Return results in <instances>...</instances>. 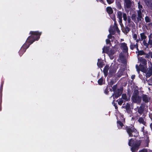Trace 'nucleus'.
I'll use <instances>...</instances> for the list:
<instances>
[{
  "label": "nucleus",
  "mask_w": 152,
  "mask_h": 152,
  "mask_svg": "<svg viewBox=\"0 0 152 152\" xmlns=\"http://www.w3.org/2000/svg\"><path fill=\"white\" fill-rule=\"evenodd\" d=\"M140 36L141 40H145L146 38V36L144 33H141L140 34Z\"/></svg>",
  "instance_id": "2f4dec72"
},
{
  "label": "nucleus",
  "mask_w": 152,
  "mask_h": 152,
  "mask_svg": "<svg viewBox=\"0 0 152 152\" xmlns=\"http://www.w3.org/2000/svg\"><path fill=\"white\" fill-rule=\"evenodd\" d=\"M143 44L144 46L146 47V48H148L149 45V44H148V43H147L145 40H143Z\"/></svg>",
  "instance_id": "e433bc0d"
},
{
  "label": "nucleus",
  "mask_w": 152,
  "mask_h": 152,
  "mask_svg": "<svg viewBox=\"0 0 152 152\" xmlns=\"http://www.w3.org/2000/svg\"><path fill=\"white\" fill-rule=\"evenodd\" d=\"M110 88L111 87H110L109 85H107L106 86L105 89L104 90V93L107 95L109 93L108 90L109 89L110 90V91L112 92V89H111Z\"/></svg>",
  "instance_id": "4be33fe9"
},
{
  "label": "nucleus",
  "mask_w": 152,
  "mask_h": 152,
  "mask_svg": "<svg viewBox=\"0 0 152 152\" xmlns=\"http://www.w3.org/2000/svg\"><path fill=\"white\" fill-rule=\"evenodd\" d=\"M120 60H121V62L122 63H125V62H126V59L124 58V56H122L121 57L120 56Z\"/></svg>",
  "instance_id": "a19ab883"
},
{
  "label": "nucleus",
  "mask_w": 152,
  "mask_h": 152,
  "mask_svg": "<svg viewBox=\"0 0 152 152\" xmlns=\"http://www.w3.org/2000/svg\"><path fill=\"white\" fill-rule=\"evenodd\" d=\"M130 47V49L132 50H133L134 48H135V45L132 44V43H131Z\"/></svg>",
  "instance_id": "49530a36"
},
{
  "label": "nucleus",
  "mask_w": 152,
  "mask_h": 152,
  "mask_svg": "<svg viewBox=\"0 0 152 152\" xmlns=\"http://www.w3.org/2000/svg\"><path fill=\"white\" fill-rule=\"evenodd\" d=\"M138 152H148V150L146 148H143L140 150Z\"/></svg>",
  "instance_id": "09e8293b"
},
{
  "label": "nucleus",
  "mask_w": 152,
  "mask_h": 152,
  "mask_svg": "<svg viewBox=\"0 0 152 152\" xmlns=\"http://www.w3.org/2000/svg\"><path fill=\"white\" fill-rule=\"evenodd\" d=\"M138 122L140 124H142L145 125L146 122L144 121V119L142 117L140 118L138 120Z\"/></svg>",
  "instance_id": "cd10ccee"
},
{
  "label": "nucleus",
  "mask_w": 152,
  "mask_h": 152,
  "mask_svg": "<svg viewBox=\"0 0 152 152\" xmlns=\"http://www.w3.org/2000/svg\"><path fill=\"white\" fill-rule=\"evenodd\" d=\"M137 15L135 14H133L131 16L132 20L135 22L136 21Z\"/></svg>",
  "instance_id": "f704fd0d"
},
{
  "label": "nucleus",
  "mask_w": 152,
  "mask_h": 152,
  "mask_svg": "<svg viewBox=\"0 0 152 152\" xmlns=\"http://www.w3.org/2000/svg\"><path fill=\"white\" fill-rule=\"evenodd\" d=\"M132 21H131L130 18H129L128 19V23L131 22Z\"/></svg>",
  "instance_id": "bf43d9fd"
},
{
  "label": "nucleus",
  "mask_w": 152,
  "mask_h": 152,
  "mask_svg": "<svg viewBox=\"0 0 152 152\" xmlns=\"http://www.w3.org/2000/svg\"><path fill=\"white\" fill-rule=\"evenodd\" d=\"M114 0H106V1L108 4H110L113 3Z\"/></svg>",
  "instance_id": "a18cd8bd"
},
{
  "label": "nucleus",
  "mask_w": 152,
  "mask_h": 152,
  "mask_svg": "<svg viewBox=\"0 0 152 152\" xmlns=\"http://www.w3.org/2000/svg\"><path fill=\"white\" fill-rule=\"evenodd\" d=\"M136 40V42H137V43L139 41V39H136V40Z\"/></svg>",
  "instance_id": "e2e57ef3"
},
{
  "label": "nucleus",
  "mask_w": 152,
  "mask_h": 152,
  "mask_svg": "<svg viewBox=\"0 0 152 152\" xmlns=\"http://www.w3.org/2000/svg\"><path fill=\"white\" fill-rule=\"evenodd\" d=\"M152 34H150L148 36L149 38L148 43L150 45H151V47L152 46Z\"/></svg>",
  "instance_id": "a878e982"
},
{
  "label": "nucleus",
  "mask_w": 152,
  "mask_h": 152,
  "mask_svg": "<svg viewBox=\"0 0 152 152\" xmlns=\"http://www.w3.org/2000/svg\"><path fill=\"white\" fill-rule=\"evenodd\" d=\"M115 14H112L111 15H110V17L113 20V21H115L116 20V17H115Z\"/></svg>",
  "instance_id": "c9c22d12"
},
{
  "label": "nucleus",
  "mask_w": 152,
  "mask_h": 152,
  "mask_svg": "<svg viewBox=\"0 0 152 152\" xmlns=\"http://www.w3.org/2000/svg\"><path fill=\"white\" fill-rule=\"evenodd\" d=\"M131 95L130 94L129 97L127 98L126 95V94H123L122 95V98L125 101H128L130 99Z\"/></svg>",
  "instance_id": "b1692460"
},
{
  "label": "nucleus",
  "mask_w": 152,
  "mask_h": 152,
  "mask_svg": "<svg viewBox=\"0 0 152 152\" xmlns=\"http://www.w3.org/2000/svg\"><path fill=\"white\" fill-rule=\"evenodd\" d=\"M116 7L119 10H121L122 8L121 2L119 1L116 2Z\"/></svg>",
  "instance_id": "c85d7f7f"
},
{
  "label": "nucleus",
  "mask_w": 152,
  "mask_h": 152,
  "mask_svg": "<svg viewBox=\"0 0 152 152\" xmlns=\"http://www.w3.org/2000/svg\"><path fill=\"white\" fill-rule=\"evenodd\" d=\"M123 108H125L126 110V111L128 114H129L131 112V108L130 104L129 103H126L125 106H123Z\"/></svg>",
  "instance_id": "4468645a"
},
{
  "label": "nucleus",
  "mask_w": 152,
  "mask_h": 152,
  "mask_svg": "<svg viewBox=\"0 0 152 152\" xmlns=\"http://www.w3.org/2000/svg\"><path fill=\"white\" fill-rule=\"evenodd\" d=\"M117 126L119 128V126H120L121 128L122 127L124 126V124L120 121H118L117 122Z\"/></svg>",
  "instance_id": "c756f323"
},
{
  "label": "nucleus",
  "mask_w": 152,
  "mask_h": 152,
  "mask_svg": "<svg viewBox=\"0 0 152 152\" xmlns=\"http://www.w3.org/2000/svg\"><path fill=\"white\" fill-rule=\"evenodd\" d=\"M117 80L116 79L113 78L111 80L110 82L108 83V85H109L110 87H112L113 85L115 83Z\"/></svg>",
  "instance_id": "393cba45"
},
{
  "label": "nucleus",
  "mask_w": 152,
  "mask_h": 152,
  "mask_svg": "<svg viewBox=\"0 0 152 152\" xmlns=\"http://www.w3.org/2000/svg\"><path fill=\"white\" fill-rule=\"evenodd\" d=\"M110 32L111 33L112 35H114L115 33V31H113V29H111L110 31Z\"/></svg>",
  "instance_id": "603ef678"
},
{
  "label": "nucleus",
  "mask_w": 152,
  "mask_h": 152,
  "mask_svg": "<svg viewBox=\"0 0 152 152\" xmlns=\"http://www.w3.org/2000/svg\"><path fill=\"white\" fill-rule=\"evenodd\" d=\"M149 54H150V57L152 58V52H149Z\"/></svg>",
  "instance_id": "13d9d810"
},
{
  "label": "nucleus",
  "mask_w": 152,
  "mask_h": 152,
  "mask_svg": "<svg viewBox=\"0 0 152 152\" xmlns=\"http://www.w3.org/2000/svg\"><path fill=\"white\" fill-rule=\"evenodd\" d=\"M137 49V50H138V51L139 50V49H138V48H136Z\"/></svg>",
  "instance_id": "774afa93"
},
{
  "label": "nucleus",
  "mask_w": 152,
  "mask_h": 152,
  "mask_svg": "<svg viewBox=\"0 0 152 152\" xmlns=\"http://www.w3.org/2000/svg\"><path fill=\"white\" fill-rule=\"evenodd\" d=\"M133 37L134 40H136L137 38V35L136 34H134L133 35Z\"/></svg>",
  "instance_id": "3c124183"
},
{
  "label": "nucleus",
  "mask_w": 152,
  "mask_h": 152,
  "mask_svg": "<svg viewBox=\"0 0 152 152\" xmlns=\"http://www.w3.org/2000/svg\"><path fill=\"white\" fill-rule=\"evenodd\" d=\"M123 18L124 20L126 21L127 19V15L125 13H123Z\"/></svg>",
  "instance_id": "37998d69"
},
{
  "label": "nucleus",
  "mask_w": 152,
  "mask_h": 152,
  "mask_svg": "<svg viewBox=\"0 0 152 152\" xmlns=\"http://www.w3.org/2000/svg\"><path fill=\"white\" fill-rule=\"evenodd\" d=\"M151 127V126H152V124L151 123L150 125Z\"/></svg>",
  "instance_id": "338daca9"
},
{
  "label": "nucleus",
  "mask_w": 152,
  "mask_h": 152,
  "mask_svg": "<svg viewBox=\"0 0 152 152\" xmlns=\"http://www.w3.org/2000/svg\"><path fill=\"white\" fill-rule=\"evenodd\" d=\"M121 46L120 48L122 50L124 53H128V48L127 44L125 42L121 43L120 44Z\"/></svg>",
  "instance_id": "1a4fd4ad"
},
{
  "label": "nucleus",
  "mask_w": 152,
  "mask_h": 152,
  "mask_svg": "<svg viewBox=\"0 0 152 152\" xmlns=\"http://www.w3.org/2000/svg\"><path fill=\"white\" fill-rule=\"evenodd\" d=\"M118 100H117L116 101L118 102V103L119 105H121L123 102V100L122 98L120 99L119 101H118Z\"/></svg>",
  "instance_id": "ea45409f"
},
{
  "label": "nucleus",
  "mask_w": 152,
  "mask_h": 152,
  "mask_svg": "<svg viewBox=\"0 0 152 152\" xmlns=\"http://www.w3.org/2000/svg\"><path fill=\"white\" fill-rule=\"evenodd\" d=\"M122 31L125 34H127L130 31V29L128 27V26H126L125 27L123 26L122 27Z\"/></svg>",
  "instance_id": "a211bd4d"
},
{
  "label": "nucleus",
  "mask_w": 152,
  "mask_h": 152,
  "mask_svg": "<svg viewBox=\"0 0 152 152\" xmlns=\"http://www.w3.org/2000/svg\"><path fill=\"white\" fill-rule=\"evenodd\" d=\"M145 104L142 103L139 107H137V112L140 115H141L144 111Z\"/></svg>",
  "instance_id": "0eeeda50"
},
{
  "label": "nucleus",
  "mask_w": 152,
  "mask_h": 152,
  "mask_svg": "<svg viewBox=\"0 0 152 152\" xmlns=\"http://www.w3.org/2000/svg\"><path fill=\"white\" fill-rule=\"evenodd\" d=\"M116 29V31H117V32H118V31H119V29H118V30L117 29Z\"/></svg>",
  "instance_id": "0e129e2a"
},
{
  "label": "nucleus",
  "mask_w": 152,
  "mask_h": 152,
  "mask_svg": "<svg viewBox=\"0 0 152 152\" xmlns=\"http://www.w3.org/2000/svg\"><path fill=\"white\" fill-rule=\"evenodd\" d=\"M3 86V84H2L1 85V86L0 88V91H2V90Z\"/></svg>",
  "instance_id": "4d7b16f0"
},
{
  "label": "nucleus",
  "mask_w": 152,
  "mask_h": 152,
  "mask_svg": "<svg viewBox=\"0 0 152 152\" xmlns=\"http://www.w3.org/2000/svg\"><path fill=\"white\" fill-rule=\"evenodd\" d=\"M135 45V48H138V44L137 43H136V44L135 45Z\"/></svg>",
  "instance_id": "052dcab7"
},
{
  "label": "nucleus",
  "mask_w": 152,
  "mask_h": 152,
  "mask_svg": "<svg viewBox=\"0 0 152 152\" xmlns=\"http://www.w3.org/2000/svg\"><path fill=\"white\" fill-rule=\"evenodd\" d=\"M123 72L122 70H120L117 73V76L118 77H120L123 75Z\"/></svg>",
  "instance_id": "473e14b6"
},
{
  "label": "nucleus",
  "mask_w": 152,
  "mask_h": 152,
  "mask_svg": "<svg viewBox=\"0 0 152 152\" xmlns=\"http://www.w3.org/2000/svg\"><path fill=\"white\" fill-rule=\"evenodd\" d=\"M111 46L109 45L105 47V46L102 48V52L103 53H107L108 51L110 50V48Z\"/></svg>",
  "instance_id": "6ab92c4d"
},
{
  "label": "nucleus",
  "mask_w": 152,
  "mask_h": 152,
  "mask_svg": "<svg viewBox=\"0 0 152 152\" xmlns=\"http://www.w3.org/2000/svg\"><path fill=\"white\" fill-rule=\"evenodd\" d=\"M145 21L146 23L150 22L151 21V19L147 16H145Z\"/></svg>",
  "instance_id": "4c0bfd02"
},
{
  "label": "nucleus",
  "mask_w": 152,
  "mask_h": 152,
  "mask_svg": "<svg viewBox=\"0 0 152 152\" xmlns=\"http://www.w3.org/2000/svg\"><path fill=\"white\" fill-rule=\"evenodd\" d=\"M122 12L120 11H118L117 12V17L119 19V22L121 26V23L122 24Z\"/></svg>",
  "instance_id": "dca6fc26"
},
{
  "label": "nucleus",
  "mask_w": 152,
  "mask_h": 152,
  "mask_svg": "<svg viewBox=\"0 0 152 152\" xmlns=\"http://www.w3.org/2000/svg\"><path fill=\"white\" fill-rule=\"evenodd\" d=\"M145 54V53L144 52V51L143 50H138V53L137 54V56H142V55H144Z\"/></svg>",
  "instance_id": "72a5a7b5"
},
{
  "label": "nucleus",
  "mask_w": 152,
  "mask_h": 152,
  "mask_svg": "<svg viewBox=\"0 0 152 152\" xmlns=\"http://www.w3.org/2000/svg\"><path fill=\"white\" fill-rule=\"evenodd\" d=\"M42 34V32L38 31L30 32L29 34L31 35L28 37L26 43L22 47L19 51L18 53L20 56H21L26 51L30 45L32 44L34 41H37L40 38V36Z\"/></svg>",
  "instance_id": "f257e3e1"
},
{
  "label": "nucleus",
  "mask_w": 152,
  "mask_h": 152,
  "mask_svg": "<svg viewBox=\"0 0 152 152\" xmlns=\"http://www.w3.org/2000/svg\"><path fill=\"white\" fill-rule=\"evenodd\" d=\"M145 58H150V54H149V53L148 54H147L145 53Z\"/></svg>",
  "instance_id": "864d4df0"
},
{
  "label": "nucleus",
  "mask_w": 152,
  "mask_h": 152,
  "mask_svg": "<svg viewBox=\"0 0 152 152\" xmlns=\"http://www.w3.org/2000/svg\"><path fill=\"white\" fill-rule=\"evenodd\" d=\"M116 72V69L113 67H111L109 69L108 77H111L115 75Z\"/></svg>",
  "instance_id": "9d476101"
},
{
  "label": "nucleus",
  "mask_w": 152,
  "mask_h": 152,
  "mask_svg": "<svg viewBox=\"0 0 152 152\" xmlns=\"http://www.w3.org/2000/svg\"><path fill=\"white\" fill-rule=\"evenodd\" d=\"M128 26L130 27H132L133 28H134L135 27V25L134 22L132 21L128 23Z\"/></svg>",
  "instance_id": "7c9ffc66"
},
{
  "label": "nucleus",
  "mask_w": 152,
  "mask_h": 152,
  "mask_svg": "<svg viewBox=\"0 0 152 152\" xmlns=\"http://www.w3.org/2000/svg\"><path fill=\"white\" fill-rule=\"evenodd\" d=\"M106 11L109 15H111L113 13V10L110 7H108L106 8Z\"/></svg>",
  "instance_id": "5701e85b"
},
{
  "label": "nucleus",
  "mask_w": 152,
  "mask_h": 152,
  "mask_svg": "<svg viewBox=\"0 0 152 152\" xmlns=\"http://www.w3.org/2000/svg\"><path fill=\"white\" fill-rule=\"evenodd\" d=\"M135 128L134 127V125H131L129 126H126L125 128H124L123 129L125 130L127 132L128 134H129L131 135L130 132L132 131L133 129H134Z\"/></svg>",
  "instance_id": "f8f14e48"
},
{
  "label": "nucleus",
  "mask_w": 152,
  "mask_h": 152,
  "mask_svg": "<svg viewBox=\"0 0 152 152\" xmlns=\"http://www.w3.org/2000/svg\"><path fill=\"white\" fill-rule=\"evenodd\" d=\"M123 91V87H121L120 88L117 89L116 91L114 92L112 95L111 97L113 96V98H117L119 97L122 94Z\"/></svg>",
  "instance_id": "39448f33"
},
{
  "label": "nucleus",
  "mask_w": 152,
  "mask_h": 152,
  "mask_svg": "<svg viewBox=\"0 0 152 152\" xmlns=\"http://www.w3.org/2000/svg\"><path fill=\"white\" fill-rule=\"evenodd\" d=\"M135 75H132L131 77V78L132 79L134 80L135 79Z\"/></svg>",
  "instance_id": "6e6d98bb"
},
{
  "label": "nucleus",
  "mask_w": 152,
  "mask_h": 152,
  "mask_svg": "<svg viewBox=\"0 0 152 152\" xmlns=\"http://www.w3.org/2000/svg\"><path fill=\"white\" fill-rule=\"evenodd\" d=\"M146 68H145L146 72L145 71L143 72L146 74V77L147 78H149L152 75V67L149 68L148 70H147Z\"/></svg>",
  "instance_id": "ddd939ff"
},
{
  "label": "nucleus",
  "mask_w": 152,
  "mask_h": 152,
  "mask_svg": "<svg viewBox=\"0 0 152 152\" xmlns=\"http://www.w3.org/2000/svg\"><path fill=\"white\" fill-rule=\"evenodd\" d=\"M142 131L143 132H144V126H143L142 128Z\"/></svg>",
  "instance_id": "680f3d73"
},
{
  "label": "nucleus",
  "mask_w": 152,
  "mask_h": 152,
  "mask_svg": "<svg viewBox=\"0 0 152 152\" xmlns=\"http://www.w3.org/2000/svg\"><path fill=\"white\" fill-rule=\"evenodd\" d=\"M131 135L128 134L129 137H134L135 138H132L129 140L128 145L131 147V150L132 152H137L141 145L142 140L137 139L136 137L139 136V132L135 128L131 132Z\"/></svg>",
  "instance_id": "f03ea898"
},
{
  "label": "nucleus",
  "mask_w": 152,
  "mask_h": 152,
  "mask_svg": "<svg viewBox=\"0 0 152 152\" xmlns=\"http://www.w3.org/2000/svg\"><path fill=\"white\" fill-rule=\"evenodd\" d=\"M117 84H115L112 87V88L113 90L112 91H114V92H115V91H116V90L117 88Z\"/></svg>",
  "instance_id": "79ce46f5"
},
{
  "label": "nucleus",
  "mask_w": 152,
  "mask_h": 152,
  "mask_svg": "<svg viewBox=\"0 0 152 152\" xmlns=\"http://www.w3.org/2000/svg\"><path fill=\"white\" fill-rule=\"evenodd\" d=\"M114 21V25L115 29H117L118 30V28L117 26V24L116 23V20Z\"/></svg>",
  "instance_id": "8fccbe9b"
},
{
  "label": "nucleus",
  "mask_w": 152,
  "mask_h": 152,
  "mask_svg": "<svg viewBox=\"0 0 152 152\" xmlns=\"http://www.w3.org/2000/svg\"><path fill=\"white\" fill-rule=\"evenodd\" d=\"M109 69V66L108 65H106L104 67L103 72L105 77H106L108 74V71Z\"/></svg>",
  "instance_id": "2eb2a0df"
},
{
  "label": "nucleus",
  "mask_w": 152,
  "mask_h": 152,
  "mask_svg": "<svg viewBox=\"0 0 152 152\" xmlns=\"http://www.w3.org/2000/svg\"><path fill=\"white\" fill-rule=\"evenodd\" d=\"M113 102H112L113 104V106L115 107V108L116 109H118V107L117 106V104L116 103H115L114 102V100L113 101Z\"/></svg>",
  "instance_id": "de8ad7c7"
},
{
  "label": "nucleus",
  "mask_w": 152,
  "mask_h": 152,
  "mask_svg": "<svg viewBox=\"0 0 152 152\" xmlns=\"http://www.w3.org/2000/svg\"><path fill=\"white\" fill-rule=\"evenodd\" d=\"M139 92L137 89H134L133 95L131 97L132 102L138 104H140L142 101L141 96H139Z\"/></svg>",
  "instance_id": "20e7f679"
},
{
  "label": "nucleus",
  "mask_w": 152,
  "mask_h": 152,
  "mask_svg": "<svg viewBox=\"0 0 152 152\" xmlns=\"http://www.w3.org/2000/svg\"><path fill=\"white\" fill-rule=\"evenodd\" d=\"M138 8L139 9V10H140L141 11L143 9V6L142 4H141L140 1L138 3Z\"/></svg>",
  "instance_id": "58836bf2"
},
{
  "label": "nucleus",
  "mask_w": 152,
  "mask_h": 152,
  "mask_svg": "<svg viewBox=\"0 0 152 152\" xmlns=\"http://www.w3.org/2000/svg\"><path fill=\"white\" fill-rule=\"evenodd\" d=\"M107 37H108V39H110L112 38V36L111 35V34H110L108 35L107 36Z\"/></svg>",
  "instance_id": "5fc2aeb1"
},
{
  "label": "nucleus",
  "mask_w": 152,
  "mask_h": 152,
  "mask_svg": "<svg viewBox=\"0 0 152 152\" xmlns=\"http://www.w3.org/2000/svg\"><path fill=\"white\" fill-rule=\"evenodd\" d=\"M97 63V65L99 67L102 68L103 67L104 64V62L102 59H98Z\"/></svg>",
  "instance_id": "aec40b11"
},
{
  "label": "nucleus",
  "mask_w": 152,
  "mask_h": 152,
  "mask_svg": "<svg viewBox=\"0 0 152 152\" xmlns=\"http://www.w3.org/2000/svg\"><path fill=\"white\" fill-rule=\"evenodd\" d=\"M106 44L107 45H110V46H111V43L109 39H107L106 40Z\"/></svg>",
  "instance_id": "c03bdc74"
},
{
  "label": "nucleus",
  "mask_w": 152,
  "mask_h": 152,
  "mask_svg": "<svg viewBox=\"0 0 152 152\" xmlns=\"http://www.w3.org/2000/svg\"><path fill=\"white\" fill-rule=\"evenodd\" d=\"M142 18V11L140 10L137 11V20L138 21L141 20V18Z\"/></svg>",
  "instance_id": "412c9836"
},
{
  "label": "nucleus",
  "mask_w": 152,
  "mask_h": 152,
  "mask_svg": "<svg viewBox=\"0 0 152 152\" xmlns=\"http://www.w3.org/2000/svg\"><path fill=\"white\" fill-rule=\"evenodd\" d=\"M104 81L105 82V80H104ZM104 80H103V77H102L100 79H99L98 81V83L99 85H102L104 84L103 83Z\"/></svg>",
  "instance_id": "bb28decb"
},
{
  "label": "nucleus",
  "mask_w": 152,
  "mask_h": 152,
  "mask_svg": "<svg viewBox=\"0 0 152 152\" xmlns=\"http://www.w3.org/2000/svg\"><path fill=\"white\" fill-rule=\"evenodd\" d=\"M144 1L148 7L152 9V0H145Z\"/></svg>",
  "instance_id": "f3484780"
},
{
  "label": "nucleus",
  "mask_w": 152,
  "mask_h": 152,
  "mask_svg": "<svg viewBox=\"0 0 152 152\" xmlns=\"http://www.w3.org/2000/svg\"><path fill=\"white\" fill-rule=\"evenodd\" d=\"M116 48L115 47H112L111 49L108 51L107 53L108 54L111 59H113L114 58L113 55L116 52Z\"/></svg>",
  "instance_id": "6e6552de"
},
{
  "label": "nucleus",
  "mask_w": 152,
  "mask_h": 152,
  "mask_svg": "<svg viewBox=\"0 0 152 152\" xmlns=\"http://www.w3.org/2000/svg\"><path fill=\"white\" fill-rule=\"evenodd\" d=\"M104 0H100L101 1H102L103 3H104Z\"/></svg>",
  "instance_id": "69168bd1"
},
{
  "label": "nucleus",
  "mask_w": 152,
  "mask_h": 152,
  "mask_svg": "<svg viewBox=\"0 0 152 152\" xmlns=\"http://www.w3.org/2000/svg\"><path fill=\"white\" fill-rule=\"evenodd\" d=\"M132 1L131 0H124V8L126 10H130L132 7Z\"/></svg>",
  "instance_id": "423d86ee"
},
{
  "label": "nucleus",
  "mask_w": 152,
  "mask_h": 152,
  "mask_svg": "<svg viewBox=\"0 0 152 152\" xmlns=\"http://www.w3.org/2000/svg\"><path fill=\"white\" fill-rule=\"evenodd\" d=\"M138 59L140 62L142 64V65L140 64H139V66L137 65H136V68L137 71H139L140 70L142 72H144L145 71L146 72L145 68L147 67L146 60L143 57H138Z\"/></svg>",
  "instance_id": "7ed1b4c3"
},
{
  "label": "nucleus",
  "mask_w": 152,
  "mask_h": 152,
  "mask_svg": "<svg viewBox=\"0 0 152 152\" xmlns=\"http://www.w3.org/2000/svg\"><path fill=\"white\" fill-rule=\"evenodd\" d=\"M143 102L144 104L148 103L150 101V99L148 96L146 94H142L141 96Z\"/></svg>",
  "instance_id": "9b49d317"
}]
</instances>
